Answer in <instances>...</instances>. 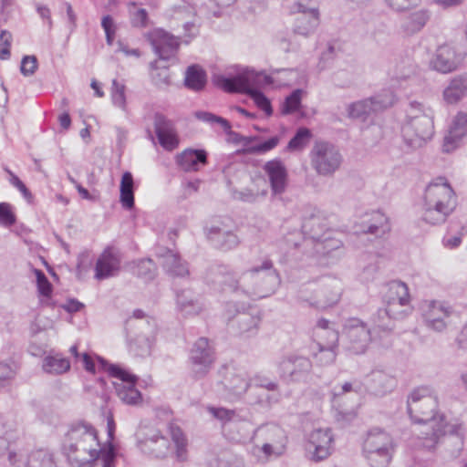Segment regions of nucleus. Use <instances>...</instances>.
Returning a JSON list of instances; mask_svg holds the SVG:
<instances>
[{
	"label": "nucleus",
	"mask_w": 467,
	"mask_h": 467,
	"mask_svg": "<svg viewBox=\"0 0 467 467\" xmlns=\"http://www.w3.org/2000/svg\"><path fill=\"white\" fill-rule=\"evenodd\" d=\"M27 467H57L54 455L47 450L31 451L26 457Z\"/></svg>",
	"instance_id": "4c0bfd02"
},
{
	"label": "nucleus",
	"mask_w": 467,
	"mask_h": 467,
	"mask_svg": "<svg viewBox=\"0 0 467 467\" xmlns=\"http://www.w3.org/2000/svg\"><path fill=\"white\" fill-rule=\"evenodd\" d=\"M407 402L410 418L415 422L428 424L418 437L419 446L432 450L446 436L456 438L462 442L461 424H448L443 415L437 419L438 400L431 386L415 388L409 395Z\"/></svg>",
	"instance_id": "f03ea898"
},
{
	"label": "nucleus",
	"mask_w": 467,
	"mask_h": 467,
	"mask_svg": "<svg viewBox=\"0 0 467 467\" xmlns=\"http://www.w3.org/2000/svg\"><path fill=\"white\" fill-rule=\"evenodd\" d=\"M36 277L37 291L40 296L49 297L53 291V285L45 273L40 269L34 270Z\"/></svg>",
	"instance_id": "603ef678"
},
{
	"label": "nucleus",
	"mask_w": 467,
	"mask_h": 467,
	"mask_svg": "<svg viewBox=\"0 0 467 467\" xmlns=\"http://www.w3.org/2000/svg\"><path fill=\"white\" fill-rule=\"evenodd\" d=\"M99 458L102 461V467H115L117 451L111 441L99 449Z\"/></svg>",
	"instance_id": "8fccbe9b"
},
{
	"label": "nucleus",
	"mask_w": 467,
	"mask_h": 467,
	"mask_svg": "<svg viewBox=\"0 0 467 467\" xmlns=\"http://www.w3.org/2000/svg\"><path fill=\"white\" fill-rule=\"evenodd\" d=\"M264 171L267 174L273 194H282L287 186V170L279 159L265 162Z\"/></svg>",
	"instance_id": "5701e85b"
},
{
	"label": "nucleus",
	"mask_w": 467,
	"mask_h": 467,
	"mask_svg": "<svg viewBox=\"0 0 467 467\" xmlns=\"http://www.w3.org/2000/svg\"><path fill=\"white\" fill-rule=\"evenodd\" d=\"M177 306L184 316L197 315L202 309V304L191 290L177 294Z\"/></svg>",
	"instance_id": "72a5a7b5"
},
{
	"label": "nucleus",
	"mask_w": 467,
	"mask_h": 467,
	"mask_svg": "<svg viewBox=\"0 0 467 467\" xmlns=\"http://www.w3.org/2000/svg\"><path fill=\"white\" fill-rule=\"evenodd\" d=\"M208 410L215 419L223 422L234 420L237 416L234 410L225 408L210 407Z\"/></svg>",
	"instance_id": "bf43d9fd"
},
{
	"label": "nucleus",
	"mask_w": 467,
	"mask_h": 467,
	"mask_svg": "<svg viewBox=\"0 0 467 467\" xmlns=\"http://www.w3.org/2000/svg\"><path fill=\"white\" fill-rule=\"evenodd\" d=\"M318 336L327 337V343L323 345L324 347H329V348H336L337 347L338 332L337 330H335L334 328H329L323 334L318 333ZM319 346H322V345L319 344Z\"/></svg>",
	"instance_id": "774afa93"
},
{
	"label": "nucleus",
	"mask_w": 467,
	"mask_h": 467,
	"mask_svg": "<svg viewBox=\"0 0 467 467\" xmlns=\"http://www.w3.org/2000/svg\"><path fill=\"white\" fill-rule=\"evenodd\" d=\"M396 386V379L383 370H374L368 379L367 388L368 391L376 396H384L393 390Z\"/></svg>",
	"instance_id": "c85d7f7f"
},
{
	"label": "nucleus",
	"mask_w": 467,
	"mask_h": 467,
	"mask_svg": "<svg viewBox=\"0 0 467 467\" xmlns=\"http://www.w3.org/2000/svg\"><path fill=\"white\" fill-rule=\"evenodd\" d=\"M434 133L432 112L420 115L418 119L406 121L402 126V136L406 144L411 148H419Z\"/></svg>",
	"instance_id": "f8f14e48"
},
{
	"label": "nucleus",
	"mask_w": 467,
	"mask_h": 467,
	"mask_svg": "<svg viewBox=\"0 0 467 467\" xmlns=\"http://www.w3.org/2000/svg\"><path fill=\"white\" fill-rule=\"evenodd\" d=\"M126 87L119 83L117 79H113L111 88V101L114 106L119 108L123 111H127V100L125 95Z\"/></svg>",
	"instance_id": "09e8293b"
},
{
	"label": "nucleus",
	"mask_w": 467,
	"mask_h": 467,
	"mask_svg": "<svg viewBox=\"0 0 467 467\" xmlns=\"http://www.w3.org/2000/svg\"><path fill=\"white\" fill-rule=\"evenodd\" d=\"M412 311L410 302H395L385 304L384 309H379L377 313V327L386 332L394 328L392 320H400L408 317Z\"/></svg>",
	"instance_id": "a211bd4d"
},
{
	"label": "nucleus",
	"mask_w": 467,
	"mask_h": 467,
	"mask_svg": "<svg viewBox=\"0 0 467 467\" xmlns=\"http://www.w3.org/2000/svg\"><path fill=\"white\" fill-rule=\"evenodd\" d=\"M467 134V114L459 112L451 126L449 134L444 137L442 150L450 153L457 149L461 140Z\"/></svg>",
	"instance_id": "393cba45"
},
{
	"label": "nucleus",
	"mask_w": 467,
	"mask_h": 467,
	"mask_svg": "<svg viewBox=\"0 0 467 467\" xmlns=\"http://www.w3.org/2000/svg\"><path fill=\"white\" fill-rule=\"evenodd\" d=\"M327 224L319 214H312L306 218L302 224L303 233L316 242H322Z\"/></svg>",
	"instance_id": "473e14b6"
},
{
	"label": "nucleus",
	"mask_w": 467,
	"mask_h": 467,
	"mask_svg": "<svg viewBox=\"0 0 467 467\" xmlns=\"http://www.w3.org/2000/svg\"><path fill=\"white\" fill-rule=\"evenodd\" d=\"M204 232L210 243L221 251L233 250L240 244L238 236L234 232L224 230L219 226L205 227Z\"/></svg>",
	"instance_id": "b1692460"
},
{
	"label": "nucleus",
	"mask_w": 467,
	"mask_h": 467,
	"mask_svg": "<svg viewBox=\"0 0 467 467\" xmlns=\"http://www.w3.org/2000/svg\"><path fill=\"white\" fill-rule=\"evenodd\" d=\"M208 162L204 150L186 149L176 156V163L185 172L198 171Z\"/></svg>",
	"instance_id": "a878e982"
},
{
	"label": "nucleus",
	"mask_w": 467,
	"mask_h": 467,
	"mask_svg": "<svg viewBox=\"0 0 467 467\" xmlns=\"http://www.w3.org/2000/svg\"><path fill=\"white\" fill-rule=\"evenodd\" d=\"M259 322V317L245 312L239 313L236 317V324L240 334L254 333Z\"/></svg>",
	"instance_id": "c03bdc74"
},
{
	"label": "nucleus",
	"mask_w": 467,
	"mask_h": 467,
	"mask_svg": "<svg viewBox=\"0 0 467 467\" xmlns=\"http://www.w3.org/2000/svg\"><path fill=\"white\" fill-rule=\"evenodd\" d=\"M184 85L193 91L202 90L206 85V73L198 65L187 67L184 78Z\"/></svg>",
	"instance_id": "c9c22d12"
},
{
	"label": "nucleus",
	"mask_w": 467,
	"mask_h": 467,
	"mask_svg": "<svg viewBox=\"0 0 467 467\" xmlns=\"http://www.w3.org/2000/svg\"><path fill=\"white\" fill-rule=\"evenodd\" d=\"M99 370L108 372L109 377L119 379L120 382L112 381L117 396L119 400L129 405L138 404L142 397L141 393L136 389L137 377L126 371L116 364H110L107 359L100 356L96 357Z\"/></svg>",
	"instance_id": "0eeeda50"
},
{
	"label": "nucleus",
	"mask_w": 467,
	"mask_h": 467,
	"mask_svg": "<svg viewBox=\"0 0 467 467\" xmlns=\"http://www.w3.org/2000/svg\"><path fill=\"white\" fill-rule=\"evenodd\" d=\"M137 446L145 455L156 459L165 458L171 448L170 441L159 431H154L150 436L138 440Z\"/></svg>",
	"instance_id": "aec40b11"
},
{
	"label": "nucleus",
	"mask_w": 467,
	"mask_h": 467,
	"mask_svg": "<svg viewBox=\"0 0 467 467\" xmlns=\"http://www.w3.org/2000/svg\"><path fill=\"white\" fill-rule=\"evenodd\" d=\"M389 231L390 226L389 224L388 217L380 212H376L373 213L372 223L364 232L367 234H376L377 236H382Z\"/></svg>",
	"instance_id": "37998d69"
},
{
	"label": "nucleus",
	"mask_w": 467,
	"mask_h": 467,
	"mask_svg": "<svg viewBox=\"0 0 467 467\" xmlns=\"http://www.w3.org/2000/svg\"><path fill=\"white\" fill-rule=\"evenodd\" d=\"M276 371L279 379L287 385L315 381L312 361L296 353L281 356L276 361Z\"/></svg>",
	"instance_id": "423d86ee"
},
{
	"label": "nucleus",
	"mask_w": 467,
	"mask_h": 467,
	"mask_svg": "<svg viewBox=\"0 0 467 467\" xmlns=\"http://www.w3.org/2000/svg\"><path fill=\"white\" fill-rule=\"evenodd\" d=\"M213 83L228 93L247 94L267 116L273 114L270 99L259 89L260 86L271 83L269 76L244 68L233 77L215 75L213 76Z\"/></svg>",
	"instance_id": "20e7f679"
},
{
	"label": "nucleus",
	"mask_w": 467,
	"mask_h": 467,
	"mask_svg": "<svg viewBox=\"0 0 467 467\" xmlns=\"http://www.w3.org/2000/svg\"><path fill=\"white\" fill-rule=\"evenodd\" d=\"M280 141L279 136H273L264 141L258 142L255 146L247 149L248 154H263L275 148Z\"/></svg>",
	"instance_id": "3c124183"
},
{
	"label": "nucleus",
	"mask_w": 467,
	"mask_h": 467,
	"mask_svg": "<svg viewBox=\"0 0 467 467\" xmlns=\"http://www.w3.org/2000/svg\"><path fill=\"white\" fill-rule=\"evenodd\" d=\"M232 378L231 379H225L226 383L225 387L232 390L236 395H241L248 389L249 384L248 382L242 377L238 375H234L231 373Z\"/></svg>",
	"instance_id": "864d4df0"
},
{
	"label": "nucleus",
	"mask_w": 467,
	"mask_h": 467,
	"mask_svg": "<svg viewBox=\"0 0 467 467\" xmlns=\"http://www.w3.org/2000/svg\"><path fill=\"white\" fill-rule=\"evenodd\" d=\"M389 4V5L400 12L404 11L406 9H409L412 5H416L418 0H386Z\"/></svg>",
	"instance_id": "69168bd1"
},
{
	"label": "nucleus",
	"mask_w": 467,
	"mask_h": 467,
	"mask_svg": "<svg viewBox=\"0 0 467 467\" xmlns=\"http://www.w3.org/2000/svg\"><path fill=\"white\" fill-rule=\"evenodd\" d=\"M319 352L317 354V361L320 362L321 365H329L332 364L336 359V348L319 346Z\"/></svg>",
	"instance_id": "680f3d73"
},
{
	"label": "nucleus",
	"mask_w": 467,
	"mask_h": 467,
	"mask_svg": "<svg viewBox=\"0 0 467 467\" xmlns=\"http://www.w3.org/2000/svg\"><path fill=\"white\" fill-rule=\"evenodd\" d=\"M312 136V131L308 128L300 127L288 141L286 149L290 151L301 150L309 143Z\"/></svg>",
	"instance_id": "79ce46f5"
},
{
	"label": "nucleus",
	"mask_w": 467,
	"mask_h": 467,
	"mask_svg": "<svg viewBox=\"0 0 467 467\" xmlns=\"http://www.w3.org/2000/svg\"><path fill=\"white\" fill-rule=\"evenodd\" d=\"M292 13L296 14L293 31L305 37L312 35L320 24L318 6L311 0H299L292 6Z\"/></svg>",
	"instance_id": "9b49d317"
},
{
	"label": "nucleus",
	"mask_w": 467,
	"mask_h": 467,
	"mask_svg": "<svg viewBox=\"0 0 467 467\" xmlns=\"http://www.w3.org/2000/svg\"><path fill=\"white\" fill-rule=\"evenodd\" d=\"M69 368V360L60 355L47 356L43 360V369L50 374H62Z\"/></svg>",
	"instance_id": "58836bf2"
},
{
	"label": "nucleus",
	"mask_w": 467,
	"mask_h": 467,
	"mask_svg": "<svg viewBox=\"0 0 467 467\" xmlns=\"http://www.w3.org/2000/svg\"><path fill=\"white\" fill-rule=\"evenodd\" d=\"M154 129L160 145L167 150H173L179 145V139L174 131L173 123L161 113L154 115Z\"/></svg>",
	"instance_id": "412c9836"
},
{
	"label": "nucleus",
	"mask_w": 467,
	"mask_h": 467,
	"mask_svg": "<svg viewBox=\"0 0 467 467\" xmlns=\"http://www.w3.org/2000/svg\"><path fill=\"white\" fill-rule=\"evenodd\" d=\"M146 37L160 60L175 57L180 47L178 37L161 28L149 32Z\"/></svg>",
	"instance_id": "2eb2a0df"
},
{
	"label": "nucleus",
	"mask_w": 467,
	"mask_h": 467,
	"mask_svg": "<svg viewBox=\"0 0 467 467\" xmlns=\"http://www.w3.org/2000/svg\"><path fill=\"white\" fill-rule=\"evenodd\" d=\"M312 168L320 176H332L340 167L342 155L331 142L316 141L309 153Z\"/></svg>",
	"instance_id": "6e6552de"
},
{
	"label": "nucleus",
	"mask_w": 467,
	"mask_h": 467,
	"mask_svg": "<svg viewBox=\"0 0 467 467\" xmlns=\"http://www.w3.org/2000/svg\"><path fill=\"white\" fill-rule=\"evenodd\" d=\"M346 333L348 351L354 355L364 354L372 340L368 325L358 318L350 319L346 325Z\"/></svg>",
	"instance_id": "4468645a"
},
{
	"label": "nucleus",
	"mask_w": 467,
	"mask_h": 467,
	"mask_svg": "<svg viewBox=\"0 0 467 467\" xmlns=\"http://www.w3.org/2000/svg\"><path fill=\"white\" fill-rule=\"evenodd\" d=\"M170 432L172 441L176 447V458L179 462H185L187 460V439L183 434L182 429L175 425L170 426Z\"/></svg>",
	"instance_id": "a19ab883"
},
{
	"label": "nucleus",
	"mask_w": 467,
	"mask_h": 467,
	"mask_svg": "<svg viewBox=\"0 0 467 467\" xmlns=\"http://www.w3.org/2000/svg\"><path fill=\"white\" fill-rule=\"evenodd\" d=\"M165 272L174 277H185L190 275L188 264L181 256L170 249L160 254Z\"/></svg>",
	"instance_id": "c756f323"
},
{
	"label": "nucleus",
	"mask_w": 467,
	"mask_h": 467,
	"mask_svg": "<svg viewBox=\"0 0 467 467\" xmlns=\"http://www.w3.org/2000/svg\"><path fill=\"white\" fill-rule=\"evenodd\" d=\"M12 35L7 30H2L0 33V59L5 60L10 57Z\"/></svg>",
	"instance_id": "052dcab7"
},
{
	"label": "nucleus",
	"mask_w": 467,
	"mask_h": 467,
	"mask_svg": "<svg viewBox=\"0 0 467 467\" xmlns=\"http://www.w3.org/2000/svg\"><path fill=\"white\" fill-rule=\"evenodd\" d=\"M467 94V73L453 78L443 90V99L448 104H456Z\"/></svg>",
	"instance_id": "2f4dec72"
},
{
	"label": "nucleus",
	"mask_w": 467,
	"mask_h": 467,
	"mask_svg": "<svg viewBox=\"0 0 467 467\" xmlns=\"http://www.w3.org/2000/svg\"><path fill=\"white\" fill-rule=\"evenodd\" d=\"M205 278L208 283H222L224 289L235 296L253 299L275 293L281 285L280 274L269 258H265L260 265L243 272L240 276L227 265H213L208 268Z\"/></svg>",
	"instance_id": "f257e3e1"
},
{
	"label": "nucleus",
	"mask_w": 467,
	"mask_h": 467,
	"mask_svg": "<svg viewBox=\"0 0 467 467\" xmlns=\"http://www.w3.org/2000/svg\"><path fill=\"white\" fill-rule=\"evenodd\" d=\"M302 89L293 90L284 100L281 106L282 115H290L301 107Z\"/></svg>",
	"instance_id": "a18cd8bd"
},
{
	"label": "nucleus",
	"mask_w": 467,
	"mask_h": 467,
	"mask_svg": "<svg viewBox=\"0 0 467 467\" xmlns=\"http://www.w3.org/2000/svg\"><path fill=\"white\" fill-rule=\"evenodd\" d=\"M119 202L126 210H131L134 207V192L119 191Z\"/></svg>",
	"instance_id": "338daca9"
},
{
	"label": "nucleus",
	"mask_w": 467,
	"mask_h": 467,
	"mask_svg": "<svg viewBox=\"0 0 467 467\" xmlns=\"http://www.w3.org/2000/svg\"><path fill=\"white\" fill-rule=\"evenodd\" d=\"M18 369L15 361L0 362V389L8 386L14 379Z\"/></svg>",
	"instance_id": "de8ad7c7"
},
{
	"label": "nucleus",
	"mask_w": 467,
	"mask_h": 467,
	"mask_svg": "<svg viewBox=\"0 0 467 467\" xmlns=\"http://www.w3.org/2000/svg\"><path fill=\"white\" fill-rule=\"evenodd\" d=\"M132 319L128 320V323L130 326L139 328L140 332L132 342L131 348H133V346H139L140 350L138 351V355L145 356L150 354L152 338L157 329V323L155 319L152 317H147L145 321H138L135 324H132Z\"/></svg>",
	"instance_id": "4be33fe9"
},
{
	"label": "nucleus",
	"mask_w": 467,
	"mask_h": 467,
	"mask_svg": "<svg viewBox=\"0 0 467 467\" xmlns=\"http://www.w3.org/2000/svg\"><path fill=\"white\" fill-rule=\"evenodd\" d=\"M426 112H432V110L426 108L422 103L412 100L406 109V121L418 119L420 115H425Z\"/></svg>",
	"instance_id": "6e6d98bb"
},
{
	"label": "nucleus",
	"mask_w": 467,
	"mask_h": 467,
	"mask_svg": "<svg viewBox=\"0 0 467 467\" xmlns=\"http://www.w3.org/2000/svg\"><path fill=\"white\" fill-rule=\"evenodd\" d=\"M334 437L330 429H316L308 435L306 451L311 461L318 462L328 458L333 451Z\"/></svg>",
	"instance_id": "ddd939ff"
},
{
	"label": "nucleus",
	"mask_w": 467,
	"mask_h": 467,
	"mask_svg": "<svg viewBox=\"0 0 467 467\" xmlns=\"http://www.w3.org/2000/svg\"><path fill=\"white\" fill-rule=\"evenodd\" d=\"M119 252L113 247H107L97 260L95 278L104 280L114 276L120 268Z\"/></svg>",
	"instance_id": "6ab92c4d"
},
{
	"label": "nucleus",
	"mask_w": 467,
	"mask_h": 467,
	"mask_svg": "<svg viewBox=\"0 0 467 467\" xmlns=\"http://www.w3.org/2000/svg\"><path fill=\"white\" fill-rule=\"evenodd\" d=\"M313 282L303 284L297 292V298L317 308H326L335 305L340 297V289L336 288L335 279L314 288Z\"/></svg>",
	"instance_id": "1a4fd4ad"
},
{
	"label": "nucleus",
	"mask_w": 467,
	"mask_h": 467,
	"mask_svg": "<svg viewBox=\"0 0 467 467\" xmlns=\"http://www.w3.org/2000/svg\"><path fill=\"white\" fill-rule=\"evenodd\" d=\"M391 105V97L378 95L349 104L348 107V116L350 119H366L371 113L381 111Z\"/></svg>",
	"instance_id": "f3484780"
},
{
	"label": "nucleus",
	"mask_w": 467,
	"mask_h": 467,
	"mask_svg": "<svg viewBox=\"0 0 467 467\" xmlns=\"http://www.w3.org/2000/svg\"><path fill=\"white\" fill-rule=\"evenodd\" d=\"M452 313V307L446 302L432 300L423 309V319L426 326L436 332H442L447 327L445 319Z\"/></svg>",
	"instance_id": "dca6fc26"
},
{
	"label": "nucleus",
	"mask_w": 467,
	"mask_h": 467,
	"mask_svg": "<svg viewBox=\"0 0 467 467\" xmlns=\"http://www.w3.org/2000/svg\"><path fill=\"white\" fill-rule=\"evenodd\" d=\"M393 451L392 438L379 429L371 430L363 445V451Z\"/></svg>",
	"instance_id": "7c9ffc66"
},
{
	"label": "nucleus",
	"mask_w": 467,
	"mask_h": 467,
	"mask_svg": "<svg viewBox=\"0 0 467 467\" xmlns=\"http://www.w3.org/2000/svg\"><path fill=\"white\" fill-rule=\"evenodd\" d=\"M148 12L144 8L136 10L131 16V25L136 27H146L148 26Z\"/></svg>",
	"instance_id": "0e129e2a"
},
{
	"label": "nucleus",
	"mask_w": 467,
	"mask_h": 467,
	"mask_svg": "<svg viewBox=\"0 0 467 467\" xmlns=\"http://www.w3.org/2000/svg\"><path fill=\"white\" fill-rule=\"evenodd\" d=\"M441 182H431L425 190L423 221L431 224L444 223L452 212L453 190L444 178Z\"/></svg>",
	"instance_id": "39448f33"
},
{
	"label": "nucleus",
	"mask_w": 467,
	"mask_h": 467,
	"mask_svg": "<svg viewBox=\"0 0 467 467\" xmlns=\"http://www.w3.org/2000/svg\"><path fill=\"white\" fill-rule=\"evenodd\" d=\"M215 361L214 349L208 338H198L189 352L188 368L190 376L195 380L204 379L211 371Z\"/></svg>",
	"instance_id": "9d476101"
},
{
	"label": "nucleus",
	"mask_w": 467,
	"mask_h": 467,
	"mask_svg": "<svg viewBox=\"0 0 467 467\" xmlns=\"http://www.w3.org/2000/svg\"><path fill=\"white\" fill-rule=\"evenodd\" d=\"M431 65L433 69L443 74L455 70L458 67L455 50L448 45L439 47L431 59Z\"/></svg>",
	"instance_id": "cd10ccee"
},
{
	"label": "nucleus",
	"mask_w": 467,
	"mask_h": 467,
	"mask_svg": "<svg viewBox=\"0 0 467 467\" xmlns=\"http://www.w3.org/2000/svg\"><path fill=\"white\" fill-rule=\"evenodd\" d=\"M195 117L198 119L202 120L204 122H208V123L217 122L222 125V127L225 132H227L229 134L232 133L230 122L222 117L216 116V115H214L211 112H207V111H197V112H195Z\"/></svg>",
	"instance_id": "5fc2aeb1"
},
{
	"label": "nucleus",
	"mask_w": 467,
	"mask_h": 467,
	"mask_svg": "<svg viewBox=\"0 0 467 467\" xmlns=\"http://www.w3.org/2000/svg\"><path fill=\"white\" fill-rule=\"evenodd\" d=\"M37 68V59L35 56H25L21 61L20 70L24 76L33 75Z\"/></svg>",
	"instance_id": "e2e57ef3"
},
{
	"label": "nucleus",
	"mask_w": 467,
	"mask_h": 467,
	"mask_svg": "<svg viewBox=\"0 0 467 467\" xmlns=\"http://www.w3.org/2000/svg\"><path fill=\"white\" fill-rule=\"evenodd\" d=\"M101 447L96 429L88 422L79 421L70 426L62 451L72 467H83L99 460Z\"/></svg>",
	"instance_id": "7ed1b4c3"
},
{
	"label": "nucleus",
	"mask_w": 467,
	"mask_h": 467,
	"mask_svg": "<svg viewBox=\"0 0 467 467\" xmlns=\"http://www.w3.org/2000/svg\"><path fill=\"white\" fill-rule=\"evenodd\" d=\"M132 274L145 280H152L156 275V265L150 258L131 263Z\"/></svg>",
	"instance_id": "ea45409f"
},
{
	"label": "nucleus",
	"mask_w": 467,
	"mask_h": 467,
	"mask_svg": "<svg viewBox=\"0 0 467 467\" xmlns=\"http://www.w3.org/2000/svg\"><path fill=\"white\" fill-rule=\"evenodd\" d=\"M5 171L10 176L9 182L22 193L23 197L28 202H31L33 201V194L31 193L29 189L26 186V184L9 169L5 168Z\"/></svg>",
	"instance_id": "13d9d810"
},
{
	"label": "nucleus",
	"mask_w": 467,
	"mask_h": 467,
	"mask_svg": "<svg viewBox=\"0 0 467 467\" xmlns=\"http://www.w3.org/2000/svg\"><path fill=\"white\" fill-rule=\"evenodd\" d=\"M367 461L371 467H387L391 459V451H363Z\"/></svg>",
	"instance_id": "49530a36"
},
{
	"label": "nucleus",
	"mask_w": 467,
	"mask_h": 467,
	"mask_svg": "<svg viewBox=\"0 0 467 467\" xmlns=\"http://www.w3.org/2000/svg\"><path fill=\"white\" fill-rule=\"evenodd\" d=\"M266 434L267 436L280 437L279 442H264L261 451L266 458L271 456L279 457L285 451L286 438L282 429L277 426H267L258 428L255 431V436Z\"/></svg>",
	"instance_id": "bb28decb"
},
{
	"label": "nucleus",
	"mask_w": 467,
	"mask_h": 467,
	"mask_svg": "<svg viewBox=\"0 0 467 467\" xmlns=\"http://www.w3.org/2000/svg\"><path fill=\"white\" fill-rule=\"evenodd\" d=\"M16 222V216L13 212L12 206L8 202H0V223L5 227L14 225Z\"/></svg>",
	"instance_id": "4d7b16f0"
},
{
	"label": "nucleus",
	"mask_w": 467,
	"mask_h": 467,
	"mask_svg": "<svg viewBox=\"0 0 467 467\" xmlns=\"http://www.w3.org/2000/svg\"><path fill=\"white\" fill-rule=\"evenodd\" d=\"M430 15L426 10H419L410 14L402 22V29L409 35L420 31L428 20Z\"/></svg>",
	"instance_id": "e433bc0d"
},
{
	"label": "nucleus",
	"mask_w": 467,
	"mask_h": 467,
	"mask_svg": "<svg viewBox=\"0 0 467 467\" xmlns=\"http://www.w3.org/2000/svg\"><path fill=\"white\" fill-rule=\"evenodd\" d=\"M387 292L383 300L385 304L395 302H410L408 285L400 280H392L387 284Z\"/></svg>",
	"instance_id": "f704fd0d"
}]
</instances>
